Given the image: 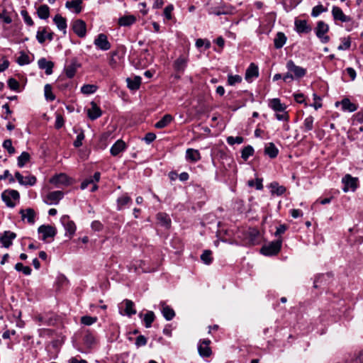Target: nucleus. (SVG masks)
Instances as JSON below:
<instances>
[{
  "instance_id": "1",
  "label": "nucleus",
  "mask_w": 363,
  "mask_h": 363,
  "mask_svg": "<svg viewBox=\"0 0 363 363\" xmlns=\"http://www.w3.org/2000/svg\"><path fill=\"white\" fill-rule=\"evenodd\" d=\"M1 199L8 207L13 208L16 206V201H19L20 194L16 190L7 189L2 192Z\"/></svg>"
},
{
  "instance_id": "2",
  "label": "nucleus",
  "mask_w": 363,
  "mask_h": 363,
  "mask_svg": "<svg viewBox=\"0 0 363 363\" xmlns=\"http://www.w3.org/2000/svg\"><path fill=\"white\" fill-rule=\"evenodd\" d=\"M282 240H277L264 245L262 247L260 252L262 255L266 256H272L279 253L281 248Z\"/></svg>"
},
{
  "instance_id": "3",
  "label": "nucleus",
  "mask_w": 363,
  "mask_h": 363,
  "mask_svg": "<svg viewBox=\"0 0 363 363\" xmlns=\"http://www.w3.org/2000/svg\"><path fill=\"white\" fill-rule=\"evenodd\" d=\"M329 30V26L324 21H320L317 23L315 32L316 36L320 39L321 43H327L330 41V37L325 35Z\"/></svg>"
},
{
  "instance_id": "4",
  "label": "nucleus",
  "mask_w": 363,
  "mask_h": 363,
  "mask_svg": "<svg viewBox=\"0 0 363 363\" xmlns=\"http://www.w3.org/2000/svg\"><path fill=\"white\" fill-rule=\"evenodd\" d=\"M119 309L121 315L131 316L136 313L134 303L128 299H125L122 303H121L119 305Z\"/></svg>"
},
{
  "instance_id": "5",
  "label": "nucleus",
  "mask_w": 363,
  "mask_h": 363,
  "mask_svg": "<svg viewBox=\"0 0 363 363\" xmlns=\"http://www.w3.org/2000/svg\"><path fill=\"white\" fill-rule=\"evenodd\" d=\"M357 178L352 177L350 174H346L342 179V182L344 184L342 189L344 192L349 191H354L357 188Z\"/></svg>"
},
{
  "instance_id": "6",
  "label": "nucleus",
  "mask_w": 363,
  "mask_h": 363,
  "mask_svg": "<svg viewBox=\"0 0 363 363\" xmlns=\"http://www.w3.org/2000/svg\"><path fill=\"white\" fill-rule=\"evenodd\" d=\"M286 67L287 69L289 70V72L294 74V76L295 78H301V77H304L306 74V69L296 65L295 63L292 60H289L286 62Z\"/></svg>"
},
{
  "instance_id": "7",
  "label": "nucleus",
  "mask_w": 363,
  "mask_h": 363,
  "mask_svg": "<svg viewBox=\"0 0 363 363\" xmlns=\"http://www.w3.org/2000/svg\"><path fill=\"white\" fill-rule=\"evenodd\" d=\"M188 60L186 55H180L173 63L174 69L179 74H183L187 67Z\"/></svg>"
},
{
  "instance_id": "8",
  "label": "nucleus",
  "mask_w": 363,
  "mask_h": 363,
  "mask_svg": "<svg viewBox=\"0 0 363 363\" xmlns=\"http://www.w3.org/2000/svg\"><path fill=\"white\" fill-rule=\"evenodd\" d=\"M38 233L42 234V240H45L48 238H53L57 233L56 228L50 225H42L38 229Z\"/></svg>"
},
{
  "instance_id": "9",
  "label": "nucleus",
  "mask_w": 363,
  "mask_h": 363,
  "mask_svg": "<svg viewBox=\"0 0 363 363\" xmlns=\"http://www.w3.org/2000/svg\"><path fill=\"white\" fill-rule=\"evenodd\" d=\"M72 29L74 33L79 38H84L86 35V23L81 19H77L73 22Z\"/></svg>"
},
{
  "instance_id": "10",
  "label": "nucleus",
  "mask_w": 363,
  "mask_h": 363,
  "mask_svg": "<svg viewBox=\"0 0 363 363\" xmlns=\"http://www.w3.org/2000/svg\"><path fill=\"white\" fill-rule=\"evenodd\" d=\"M63 196L64 194L61 191H51L44 199V202L48 205L57 204Z\"/></svg>"
},
{
  "instance_id": "11",
  "label": "nucleus",
  "mask_w": 363,
  "mask_h": 363,
  "mask_svg": "<svg viewBox=\"0 0 363 363\" xmlns=\"http://www.w3.org/2000/svg\"><path fill=\"white\" fill-rule=\"evenodd\" d=\"M48 27H43L42 29H39L38 30L36 33V39L40 44L44 43L46 39H48L50 41L53 40L54 33L48 32Z\"/></svg>"
},
{
  "instance_id": "12",
  "label": "nucleus",
  "mask_w": 363,
  "mask_h": 363,
  "mask_svg": "<svg viewBox=\"0 0 363 363\" xmlns=\"http://www.w3.org/2000/svg\"><path fill=\"white\" fill-rule=\"evenodd\" d=\"M94 45L101 50H108L111 48V44L108 40L107 36L104 34H99L94 40Z\"/></svg>"
},
{
  "instance_id": "13",
  "label": "nucleus",
  "mask_w": 363,
  "mask_h": 363,
  "mask_svg": "<svg viewBox=\"0 0 363 363\" xmlns=\"http://www.w3.org/2000/svg\"><path fill=\"white\" fill-rule=\"evenodd\" d=\"M211 340L208 339L203 340L198 346L199 354L203 357H208L211 354V350L209 347Z\"/></svg>"
},
{
  "instance_id": "14",
  "label": "nucleus",
  "mask_w": 363,
  "mask_h": 363,
  "mask_svg": "<svg viewBox=\"0 0 363 363\" xmlns=\"http://www.w3.org/2000/svg\"><path fill=\"white\" fill-rule=\"evenodd\" d=\"M332 15L335 21H340L341 22H349L351 21V18L346 16L342 10L338 7L334 6L332 9Z\"/></svg>"
},
{
  "instance_id": "15",
  "label": "nucleus",
  "mask_w": 363,
  "mask_h": 363,
  "mask_svg": "<svg viewBox=\"0 0 363 363\" xmlns=\"http://www.w3.org/2000/svg\"><path fill=\"white\" fill-rule=\"evenodd\" d=\"M19 213L23 220L27 219L28 223L31 225L34 224L36 213L33 208H28L26 209H21Z\"/></svg>"
},
{
  "instance_id": "16",
  "label": "nucleus",
  "mask_w": 363,
  "mask_h": 363,
  "mask_svg": "<svg viewBox=\"0 0 363 363\" xmlns=\"http://www.w3.org/2000/svg\"><path fill=\"white\" fill-rule=\"evenodd\" d=\"M15 177L21 185L33 186L36 183L35 176L23 177L19 172L15 173Z\"/></svg>"
},
{
  "instance_id": "17",
  "label": "nucleus",
  "mask_w": 363,
  "mask_h": 363,
  "mask_svg": "<svg viewBox=\"0 0 363 363\" xmlns=\"http://www.w3.org/2000/svg\"><path fill=\"white\" fill-rule=\"evenodd\" d=\"M132 203V199L128 194H123L116 200V209L118 211L123 210L125 207L129 206Z\"/></svg>"
},
{
  "instance_id": "18",
  "label": "nucleus",
  "mask_w": 363,
  "mask_h": 363,
  "mask_svg": "<svg viewBox=\"0 0 363 363\" xmlns=\"http://www.w3.org/2000/svg\"><path fill=\"white\" fill-rule=\"evenodd\" d=\"M16 238V234L9 230L4 231L3 235L0 237V240L2 242L3 247L8 248L12 245V240Z\"/></svg>"
},
{
  "instance_id": "19",
  "label": "nucleus",
  "mask_w": 363,
  "mask_h": 363,
  "mask_svg": "<svg viewBox=\"0 0 363 363\" xmlns=\"http://www.w3.org/2000/svg\"><path fill=\"white\" fill-rule=\"evenodd\" d=\"M60 221L63 226L65 227L66 231L69 233V235H73L76 230V225L74 223L69 219V217L67 215H65L61 217Z\"/></svg>"
},
{
  "instance_id": "20",
  "label": "nucleus",
  "mask_w": 363,
  "mask_h": 363,
  "mask_svg": "<svg viewBox=\"0 0 363 363\" xmlns=\"http://www.w3.org/2000/svg\"><path fill=\"white\" fill-rule=\"evenodd\" d=\"M83 341H84V345L88 348L94 347L97 343V340H96L95 335L92 332H91L89 330H87L85 331V333H84V335L83 337Z\"/></svg>"
},
{
  "instance_id": "21",
  "label": "nucleus",
  "mask_w": 363,
  "mask_h": 363,
  "mask_svg": "<svg viewBox=\"0 0 363 363\" xmlns=\"http://www.w3.org/2000/svg\"><path fill=\"white\" fill-rule=\"evenodd\" d=\"M102 114L101 108L94 101L91 102V108L87 110L88 117L94 121L99 118Z\"/></svg>"
},
{
  "instance_id": "22",
  "label": "nucleus",
  "mask_w": 363,
  "mask_h": 363,
  "mask_svg": "<svg viewBox=\"0 0 363 363\" xmlns=\"http://www.w3.org/2000/svg\"><path fill=\"white\" fill-rule=\"evenodd\" d=\"M339 104L342 105V109L344 111L354 112L358 108V106L354 103H352L347 98L343 99L340 102H336V106H337Z\"/></svg>"
},
{
  "instance_id": "23",
  "label": "nucleus",
  "mask_w": 363,
  "mask_h": 363,
  "mask_svg": "<svg viewBox=\"0 0 363 363\" xmlns=\"http://www.w3.org/2000/svg\"><path fill=\"white\" fill-rule=\"evenodd\" d=\"M53 21L57 26V28L62 31L63 34L67 33V20L62 17L60 14H56L53 18Z\"/></svg>"
},
{
  "instance_id": "24",
  "label": "nucleus",
  "mask_w": 363,
  "mask_h": 363,
  "mask_svg": "<svg viewBox=\"0 0 363 363\" xmlns=\"http://www.w3.org/2000/svg\"><path fill=\"white\" fill-rule=\"evenodd\" d=\"M38 65L40 69H45L47 75L52 73V68L54 67L52 62L48 61L45 58H40L38 62Z\"/></svg>"
},
{
  "instance_id": "25",
  "label": "nucleus",
  "mask_w": 363,
  "mask_h": 363,
  "mask_svg": "<svg viewBox=\"0 0 363 363\" xmlns=\"http://www.w3.org/2000/svg\"><path fill=\"white\" fill-rule=\"evenodd\" d=\"M295 27L296 32L298 33H308L311 30V28L305 20H296Z\"/></svg>"
},
{
  "instance_id": "26",
  "label": "nucleus",
  "mask_w": 363,
  "mask_h": 363,
  "mask_svg": "<svg viewBox=\"0 0 363 363\" xmlns=\"http://www.w3.org/2000/svg\"><path fill=\"white\" fill-rule=\"evenodd\" d=\"M50 182L56 186L60 184L67 185L69 184V178L65 174L61 173L52 177L50 179Z\"/></svg>"
},
{
  "instance_id": "27",
  "label": "nucleus",
  "mask_w": 363,
  "mask_h": 363,
  "mask_svg": "<svg viewBox=\"0 0 363 363\" xmlns=\"http://www.w3.org/2000/svg\"><path fill=\"white\" fill-rule=\"evenodd\" d=\"M259 75L258 67L255 63H251L246 69L245 78L247 81H251L252 78L257 77Z\"/></svg>"
},
{
  "instance_id": "28",
  "label": "nucleus",
  "mask_w": 363,
  "mask_h": 363,
  "mask_svg": "<svg viewBox=\"0 0 363 363\" xmlns=\"http://www.w3.org/2000/svg\"><path fill=\"white\" fill-rule=\"evenodd\" d=\"M125 143L122 140H118L111 147L110 152L113 156H117L125 150Z\"/></svg>"
},
{
  "instance_id": "29",
  "label": "nucleus",
  "mask_w": 363,
  "mask_h": 363,
  "mask_svg": "<svg viewBox=\"0 0 363 363\" xmlns=\"http://www.w3.org/2000/svg\"><path fill=\"white\" fill-rule=\"evenodd\" d=\"M82 0L67 1L65 3V7L69 10H73L76 13H79L82 10Z\"/></svg>"
},
{
  "instance_id": "30",
  "label": "nucleus",
  "mask_w": 363,
  "mask_h": 363,
  "mask_svg": "<svg viewBox=\"0 0 363 363\" xmlns=\"http://www.w3.org/2000/svg\"><path fill=\"white\" fill-rule=\"evenodd\" d=\"M186 160L191 162H196L201 160V155L198 150L189 148L186 151Z\"/></svg>"
},
{
  "instance_id": "31",
  "label": "nucleus",
  "mask_w": 363,
  "mask_h": 363,
  "mask_svg": "<svg viewBox=\"0 0 363 363\" xmlns=\"http://www.w3.org/2000/svg\"><path fill=\"white\" fill-rule=\"evenodd\" d=\"M160 305L162 306L161 311L164 318L167 320H172L173 318L175 316V313L174 310L169 306H167L164 302H161Z\"/></svg>"
},
{
  "instance_id": "32",
  "label": "nucleus",
  "mask_w": 363,
  "mask_h": 363,
  "mask_svg": "<svg viewBox=\"0 0 363 363\" xmlns=\"http://www.w3.org/2000/svg\"><path fill=\"white\" fill-rule=\"evenodd\" d=\"M269 106L277 112H284L286 109V105L281 103L279 99H272L269 101Z\"/></svg>"
},
{
  "instance_id": "33",
  "label": "nucleus",
  "mask_w": 363,
  "mask_h": 363,
  "mask_svg": "<svg viewBox=\"0 0 363 363\" xmlns=\"http://www.w3.org/2000/svg\"><path fill=\"white\" fill-rule=\"evenodd\" d=\"M141 77L139 76H135L132 78H127L128 87L131 90H137L140 88L141 84Z\"/></svg>"
},
{
  "instance_id": "34",
  "label": "nucleus",
  "mask_w": 363,
  "mask_h": 363,
  "mask_svg": "<svg viewBox=\"0 0 363 363\" xmlns=\"http://www.w3.org/2000/svg\"><path fill=\"white\" fill-rule=\"evenodd\" d=\"M173 121V117L170 114H165L158 122L155 124V127L158 129L167 127Z\"/></svg>"
},
{
  "instance_id": "35",
  "label": "nucleus",
  "mask_w": 363,
  "mask_h": 363,
  "mask_svg": "<svg viewBox=\"0 0 363 363\" xmlns=\"http://www.w3.org/2000/svg\"><path fill=\"white\" fill-rule=\"evenodd\" d=\"M286 42V37L284 35V33H281V32L277 33L274 38V44L275 48H277V49L281 48L284 45Z\"/></svg>"
},
{
  "instance_id": "36",
  "label": "nucleus",
  "mask_w": 363,
  "mask_h": 363,
  "mask_svg": "<svg viewBox=\"0 0 363 363\" xmlns=\"http://www.w3.org/2000/svg\"><path fill=\"white\" fill-rule=\"evenodd\" d=\"M79 65L77 62H72L69 65H67L65 68V72L68 78H72L77 72Z\"/></svg>"
},
{
  "instance_id": "37",
  "label": "nucleus",
  "mask_w": 363,
  "mask_h": 363,
  "mask_svg": "<svg viewBox=\"0 0 363 363\" xmlns=\"http://www.w3.org/2000/svg\"><path fill=\"white\" fill-rule=\"evenodd\" d=\"M157 219L161 225H162L167 228H169L170 227L171 219L167 213H157Z\"/></svg>"
},
{
  "instance_id": "38",
  "label": "nucleus",
  "mask_w": 363,
  "mask_h": 363,
  "mask_svg": "<svg viewBox=\"0 0 363 363\" xmlns=\"http://www.w3.org/2000/svg\"><path fill=\"white\" fill-rule=\"evenodd\" d=\"M136 21V18L133 15L124 16L118 19L121 26H130Z\"/></svg>"
},
{
  "instance_id": "39",
  "label": "nucleus",
  "mask_w": 363,
  "mask_h": 363,
  "mask_svg": "<svg viewBox=\"0 0 363 363\" xmlns=\"http://www.w3.org/2000/svg\"><path fill=\"white\" fill-rule=\"evenodd\" d=\"M264 152L270 158H275L279 153V150L277 148V147L275 146V145L273 143H269L265 147Z\"/></svg>"
},
{
  "instance_id": "40",
  "label": "nucleus",
  "mask_w": 363,
  "mask_h": 363,
  "mask_svg": "<svg viewBox=\"0 0 363 363\" xmlns=\"http://www.w3.org/2000/svg\"><path fill=\"white\" fill-rule=\"evenodd\" d=\"M38 16L41 19H47L50 16V8L48 5L43 4L38 7L37 10Z\"/></svg>"
},
{
  "instance_id": "41",
  "label": "nucleus",
  "mask_w": 363,
  "mask_h": 363,
  "mask_svg": "<svg viewBox=\"0 0 363 363\" xmlns=\"http://www.w3.org/2000/svg\"><path fill=\"white\" fill-rule=\"evenodd\" d=\"M270 187L272 194L277 196H281L286 191V188L284 186H279L276 182L272 183Z\"/></svg>"
},
{
  "instance_id": "42",
  "label": "nucleus",
  "mask_w": 363,
  "mask_h": 363,
  "mask_svg": "<svg viewBox=\"0 0 363 363\" xmlns=\"http://www.w3.org/2000/svg\"><path fill=\"white\" fill-rule=\"evenodd\" d=\"M314 118L311 116L306 117L303 121V130L304 132H308L313 128Z\"/></svg>"
},
{
  "instance_id": "43",
  "label": "nucleus",
  "mask_w": 363,
  "mask_h": 363,
  "mask_svg": "<svg viewBox=\"0 0 363 363\" xmlns=\"http://www.w3.org/2000/svg\"><path fill=\"white\" fill-rule=\"evenodd\" d=\"M30 156L27 152H23L21 155L18 157V166L23 167L25 164L30 161Z\"/></svg>"
},
{
  "instance_id": "44",
  "label": "nucleus",
  "mask_w": 363,
  "mask_h": 363,
  "mask_svg": "<svg viewBox=\"0 0 363 363\" xmlns=\"http://www.w3.org/2000/svg\"><path fill=\"white\" fill-rule=\"evenodd\" d=\"M45 97L47 101H52L55 99V96L52 93V86L50 84H47L44 87Z\"/></svg>"
},
{
  "instance_id": "45",
  "label": "nucleus",
  "mask_w": 363,
  "mask_h": 363,
  "mask_svg": "<svg viewBox=\"0 0 363 363\" xmlns=\"http://www.w3.org/2000/svg\"><path fill=\"white\" fill-rule=\"evenodd\" d=\"M155 320V313L152 311H148L144 315V322L147 328H150Z\"/></svg>"
},
{
  "instance_id": "46",
  "label": "nucleus",
  "mask_w": 363,
  "mask_h": 363,
  "mask_svg": "<svg viewBox=\"0 0 363 363\" xmlns=\"http://www.w3.org/2000/svg\"><path fill=\"white\" fill-rule=\"evenodd\" d=\"M15 269L18 272H22L25 275H30L32 272V269L30 267L23 266V264L21 262L16 264Z\"/></svg>"
},
{
  "instance_id": "47",
  "label": "nucleus",
  "mask_w": 363,
  "mask_h": 363,
  "mask_svg": "<svg viewBox=\"0 0 363 363\" xmlns=\"http://www.w3.org/2000/svg\"><path fill=\"white\" fill-rule=\"evenodd\" d=\"M97 89L96 86L93 84H84L81 88V91L84 94H94Z\"/></svg>"
},
{
  "instance_id": "48",
  "label": "nucleus",
  "mask_w": 363,
  "mask_h": 363,
  "mask_svg": "<svg viewBox=\"0 0 363 363\" xmlns=\"http://www.w3.org/2000/svg\"><path fill=\"white\" fill-rule=\"evenodd\" d=\"M254 153V149L252 146L247 145L242 150V158L244 160H247Z\"/></svg>"
},
{
  "instance_id": "49",
  "label": "nucleus",
  "mask_w": 363,
  "mask_h": 363,
  "mask_svg": "<svg viewBox=\"0 0 363 363\" xmlns=\"http://www.w3.org/2000/svg\"><path fill=\"white\" fill-rule=\"evenodd\" d=\"M212 252L211 250H205L201 255V259L206 264H210L212 262Z\"/></svg>"
},
{
  "instance_id": "50",
  "label": "nucleus",
  "mask_w": 363,
  "mask_h": 363,
  "mask_svg": "<svg viewBox=\"0 0 363 363\" xmlns=\"http://www.w3.org/2000/svg\"><path fill=\"white\" fill-rule=\"evenodd\" d=\"M97 317L84 315L81 318V323L85 325H91L97 321Z\"/></svg>"
},
{
  "instance_id": "51",
  "label": "nucleus",
  "mask_w": 363,
  "mask_h": 363,
  "mask_svg": "<svg viewBox=\"0 0 363 363\" xmlns=\"http://www.w3.org/2000/svg\"><path fill=\"white\" fill-rule=\"evenodd\" d=\"M17 62L21 66L28 65L30 63L29 56L24 52H21V55L17 59Z\"/></svg>"
},
{
  "instance_id": "52",
  "label": "nucleus",
  "mask_w": 363,
  "mask_h": 363,
  "mask_svg": "<svg viewBox=\"0 0 363 363\" xmlns=\"http://www.w3.org/2000/svg\"><path fill=\"white\" fill-rule=\"evenodd\" d=\"M3 147L8 151L9 155H13L16 152L15 148L12 145V141L10 139H7L4 141Z\"/></svg>"
},
{
  "instance_id": "53",
  "label": "nucleus",
  "mask_w": 363,
  "mask_h": 363,
  "mask_svg": "<svg viewBox=\"0 0 363 363\" xmlns=\"http://www.w3.org/2000/svg\"><path fill=\"white\" fill-rule=\"evenodd\" d=\"M243 141L244 138L241 136H229L227 138V143L230 145H233L235 144H241L243 143Z\"/></svg>"
},
{
  "instance_id": "54",
  "label": "nucleus",
  "mask_w": 363,
  "mask_h": 363,
  "mask_svg": "<svg viewBox=\"0 0 363 363\" xmlns=\"http://www.w3.org/2000/svg\"><path fill=\"white\" fill-rule=\"evenodd\" d=\"M21 15L22 16L24 22L29 26H32L34 25V22L31 17L29 16L28 11L26 10H22L21 11Z\"/></svg>"
},
{
  "instance_id": "55",
  "label": "nucleus",
  "mask_w": 363,
  "mask_h": 363,
  "mask_svg": "<svg viewBox=\"0 0 363 363\" xmlns=\"http://www.w3.org/2000/svg\"><path fill=\"white\" fill-rule=\"evenodd\" d=\"M242 81V77L240 75H228V84L230 86H233L237 83H240Z\"/></svg>"
},
{
  "instance_id": "56",
  "label": "nucleus",
  "mask_w": 363,
  "mask_h": 363,
  "mask_svg": "<svg viewBox=\"0 0 363 363\" xmlns=\"http://www.w3.org/2000/svg\"><path fill=\"white\" fill-rule=\"evenodd\" d=\"M326 9H324V7L323 6V5L320 4V5H317L315 6H314L312 9V12H311V16L313 17H317L321 13L325 11Z\"/></svg>"
},
{
  "instance_id": "57",
  "label": "nucleus",
  "mask_w": 363,
  "mask_h": 363,
  "mask_svg": "<svg viewBox=\"0 0 363 363\" xmlns=\"http://www.w3.org/2000/svg\"><path fill=\"white\" fill-rule=\"evenodd\" d=\"M196 46L198 48L205 46L206 49H208L211 47V43L208 40L199 38V39H197L196 41Z\"/></svg>"
},
{
  "instance_id": "58",
  "label": "nucleus",
  "mask_w": 363,
  "mask_h": 363,
  "mask_svg": "<svg viewBox=\"0 0 363 363\" xmlns=\"http://www.w3.org/2000/svg\"><path fill=\"white\" fill-rule=\"evenodd\" d=\"M8 86L11 90L16 91L18 89L19 83L16 79L9 78L8 80Z\"/></svg>"
},
{
  "instance_id": "59",
  "label": "nucleus",
  "mask_w": 363,
  "mask_h": 363,
  "mask_svg": "<svg viewBox=\"0 0 363 363\" xmlns=\"http://www.w3.org/2000/svg\"><path fill=\"white\" fill-rule=\"evenodd\" d=\"M64 123H65V121H64L63 116L61 114L57 113L56 115V120H55V128H57V129L61 128L64 125Z\"/></svg>"
},
{
  "instance_id": "60",
  "label": "nucleus",
  "mask_w": 363,
  "mask_h": 363,
  "mask_svg": "<svg viewBox=\"0 0 363 363\" xmlns=\"http://www.w3.org/2000/svg\"><path fill=\"white\" fill-rule=\"evenodd\" d=\"M248 185L250 186H256V189L258 190H261L263 189V185L262 183V180L259 179H257L256 181L254 180H249L248 181Z\"/></svg>"
},
{
  "instance_id": "61",
  "label": "nucleus",
  "mask_w": 363,
  "mask_h": 363,
  "mask_svg": "<svg viewBox=\"0 0 363 363\" xmlns=\"http://www.w3.org/2000/svg\"><path fill=\"white\" fill-rule=\"evenodd\" d=\"M84 139V134L83 131H81L77 136L76 140L74 142V146L79 147L82 145V140Z\"/></svg>"
},
{
  "instance_id": "62",
  "label": "nucleus",
  "mask_w": 363,
  "mask_h": 363,
  "mask_svg": "<svg viewBox=\"0 0 363 363\" xmlns=\"http://www.w3.org/2000/svg\"><path fill=\"white\" fill-rule=\"evenodd\" d=\"M147 344V338L144 335H139L136 337L135 345L138 347L144 346Z\"/></svg>"
},
{
  "instance_id": "63",
  "label": "nucleus",
  "mask_w": 363,
  "mask_h": 363,
  "mask_svg": "<svg viewBox=\"0 0 363 363\" xmlns=\"http://www.w3.org/2000/svg\"><path fill=\"white\" fill-rule=\"evenodd\" d=\"M173 9L174 6L172 4H169L164 8V15L169 20L172 18V11Z\"/></svg>"
},
{
  "instance_id": "64",
  "label": "nucleus",
  "mask_w": 363,
  "mask_h": 363,
  "mask_svg": "<svg viewBox=\"0 0 363 363\" xmlns=\"http://www.w3.org/2000/svg\"><path fill=\"white\" fill-rule=\"evenodd\" d=\"M351 45V42L350 39L344 38L342 41V44L340 45L337 48L339 50H344L349 49Z\"/></svg>"
}]
</instances>
